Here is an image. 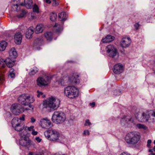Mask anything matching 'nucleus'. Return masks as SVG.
<instances>
[{
  "label": "nucleus",
  "mask_w": 155,
  "mask_h": 155,
  "mask_svg": "<svg viewBox=\"0 0 155 155\" xmlns=\"http://www.w3.org/2000/svg\"><path fill=\"white\" fill-rule=\"evenodd\" d=\"M135 115L136 119L139 122H151L154 120L153 117H155V111L150 110L142 114L139 111H136Z\"/></svg>",
  "instance_id": "nucleus-1"
},
{
  "label": "nucleus",
  "mask_w": 155,
  "mask_h": 155,
  "mask_svg": "<svg viewBox=\"0 0 155 155\" xmlns=\"http://www.w3.org/2000/svg\"><path fill=\"white\" fill-rule=\"evenodd\" d=\"M60 100L54 97H51L44 101L43 103L44 107L48 108L51 110H57L59 107Z\"/></svg>",
  "instance_id": "nucleus-2"
},
{
  "label": "nucleus",
  "mask_w": 155,
  "mask_h": 155,
  "mask_svg": "<svg viewBox=\"0 0 155 155\" xmlns=\"http://www.w3.org/2000/svg\"><path fill=\"white\" fill-rule=\"evenodd\" d=\"M32 0H25L24 3H21L19 0H14L12 4L11 7L14 11L18 12L20 9V6L25 5L28 9L31 8L32 7Z\"/></svg>",
  "instance_id": "nucleus-3"
},
{
  "label": "nucleus",
  "mask_w": 155,
  "mask_h": 155,
  "mask_svg": "<svg viewBox=\"0 0 155 155\" xmlns=\"http://www.w3.org/2000/svg\"><path fill=\"white\" fill-rule=\"evenodd\" d=\"M140 138L139 133L136 131L131 132L126 134L125 140L127 143L133 145L137 143Z\"/></svg>",
  "instance_id": "nucleus-4"
},
{
  "label": "nucleus",
  "mask_w": 155,
  "mask_h": 155,
  "mask_svg": "<svg viewBox=\"0 0 155 155\" xmlns=\"http://www.w3.org/2000/svg\"><path fill=\"white\" fill-rule=\"evenodd\" d=\"M105 50L107 55L112 58L114 60H117L119 57V53L116 47L113 45L107 46Z\"/></svg>",
  "instance_id": "nucleus-5"
},
{
  "label": "nucleus",
  "mask_w": 155,
  "mask_h": 155,
  "mask_svg": "<svg viewBox=\"0 0 155 155\" xmlns=\"http://www.w3.org/2000/svg\"><path fill=\"white\" fill-rule=\"evenodd\" d=\"M66 119L65 113L61 111H55L51 118L52 121L56 124H60L64 122Z\"/></svg>",
  "instance_id": "nucleus-6"
},
{
  "label": "nucleus",
  "mask_w": 155,
  "mask_h": 155,
  "mask_svg": "<svg viewBox=\"0 0 155 155\" xmlns=\"http://www.w3.org/2000/svg\"><path fill=\"white\" fill-rule=\"evenodd\" d=\"M64 95L70 98H74L78 96L79 93L78 89L74 86H68L64 90Z\"/></svg>",
  "instance_id": "nucleus-7"
},
{
  "label": "nucleus",
  "mask_w": 155,
  "mask_h": 155,
  "mask_svg": "<svg viewBox=\"0 0 155 155\" xmlns=\"http://www.w3.org/2000/svg\"><path fill=\"white\" fill-rule=\"evenodd\" d=\"M45 137L50 141H58L60 136L59 133L55 130H48L44 133Z\"/></svg>",
  "instance_id": "nucleus-8"
},
{
  "label": "nucleus",
  "mask_w": 155,
  "mask_h": 155,
  "mask_svg": "<svg viewBox=\"0 0 155 155\" xmlns=\"http://www.w3.org/2000/svg\"><path fill=\"white\" fill-rule=\"evenodd\" d=\"M19 102L24 105H28L35 101L34 97L27 94H22L18 97Z\"/></svg>",
  "instance_id": "nucleus-9"
},
{
  "label": "nucleus",
  "mask_w": 155,
  "mask_h": 155,
  "mask_svg": "<svg viewBox=\"0 0 155 155\" xmlns=\"http://www.w3.org/2000/svg\"><path fill=\"white\" fill-rule=\"evenodd\" d=\"M51 78L46 75L40 77L37 80V84L39 86H46L50 82Z\"/></svg>",
  "instance_id": "nucleus-10"
},
{
  "label": "nucleus",
  "mask_w": 155,
  "mask_h": 155,
  "mask_svg": "<svg viewBox=\"0 0 155 155\" xmlns=\"http://www.w3.org/2000/svg\"><path fill=\"white\" fill-rule=\"evenodd\" d=\"M67 79L68 80L69 83L72 84H77L79 82V80L78 77H75L73 75L72 77H70L68 78H60L58 81L59 84L61 85H64V84L67 83L66 81Z\"/></svg>",
  "instance_id": "nucleus-11"
},
{
  "label": "nucleus",
  "mask_w": 155,
  "mask_h": 155,
  "mask_svg": "<svg viewBox=\"0 0 155 155\" xmlns=\"http://www.w3.org/2000/svg\"><path fill=\"white\" fill-rule=\"evenodd\" d=\"M121 124L124 125L126 124H131V126L136 124L133 119L131 117L124 116L120 120Z\"/></svg>",
  "instance_id": "nucleus-12"
},
{
  "label": "nucleus",
  "mask_w": 155,
  "mask_h": 155,
  "mask_svg": "<svg viewBox=\"0 0 155 155\" xmlns=\"http://www.w3.org/2000/svg\"><path fill=\"white\" fill-rule=\"evenodd\" d=\"M20 135L21 137V139L19 140V144L20 145L24 147H27L31 145V141L29 140L28 137L25 136L23 137L24 134L22 135L21 134Z\"/></svg>",
  "instance_id": "nucleus-13"
},
{
  "label": "nucleus",
  "mask_w": 155,
  "mask_h": 155,
  "mask_svg": "<svg viewBox=\"0 0 155 155\" xmlns=\"http://www.w3.org/2000/svg\"><path fill=\"white\" fill-rule=\"evenodd\" d=\"M39 124L42 127L46 129L49 128L52 126L50 121L47 118L41 119Z\"/></svg>",
  "instance_id": "nucleus-14"
},
{
  "label": "nucleus",
  "mask_w": 155,
  "mask_h": 155,
  "mask_svg": "<svg viewBox=\"0 0 155 155\" xmlns=\"http://www.w3.org/2000/svg\"><path fill=\"white\" fill-rule=\"evenodd\" d=\"M131 43V40L129 37H124L122 38L120 41V45L123 48L128 47Z\"/></svg>",
  "instance_id": "nucleus-15"
},
{
  "label": "nucleus",
  "mask_w": 155,
  "mask_h": 155,
  "mask_svg": "<svg viewBox=\"0 0 155 155\" xmlns=\"http://www.w3.org/2000/svg\"><path fill=\"white\" fill-rule=\"evenodd\" d=\"M21 107L20 104H13L11 107V112L15 115H17L21 112Z\"/></svg>",
  "instance_id": "nucleus-16"
},
{
  "label": "nucleus",
  "mask_w": 155,
  "mask_h": 155,
  "mask_svg": "<svg viewBox=\"0 0 155 155\" xmlns=\"http://www.w3.org/2000/svg\"><path fill=\"white\" fill-rule=\"evenodd\" d=\"M123 65L120 63L115 65L113 69L114 72L116 74H119L122 73L123 71Z\"/></svg>",
  "instance_id": "nucleus-17"
},
{
  "label": "nucleus",
  "mask_w": 155,
  "mask_h": 155,
  "mask_svg": "<svg viewBox=\"0 0 155 155\" xmlns=\"http://www.w3.org/2000/svg\"><path fill=\"white\" fill-rule=\"evenodd\" d=\"M15 41L17 45L20 44L22 39V35L19 32L16 33L15 35Z\"/></svg>",
  "instance_id": "nucleus-18"
},
{
  "label": "nucleus",
  "mask_w": 155,
  "mask_h": 155,
  "mask_svg": "<svg viewBox=\"0 0 155 155\" xmlns=\"http://www.w3.org/2000/svg\"><path fill=\"white\" fill-rule=\"evenodd\" d=\"M35 29L33 27H30L27 29V31L25 33L26 38L30 39Z\"/></svg>",
  "instance_id": "nucleus-19"
},
{
  "label": "nucleus",
  "mask_w": 155,
  "mask_h": 155,
  "mask_svg": "<svg viewBox=\"0 0 155 155\" xmlns=\"http://www.w3.org/2000/svg\"><path fill=\"white\" fill-rule=\"evenodd\" d=\"M114 37L110 35H107L101 40L103 43H108L112 41L114 39Z\"/></svg>",
  "instance_id": "nucleus-20"
},
{
  "label": "nucleus",
  "mask_w": 155,
  "mask_h": 155,
  "mask_svg": "<svg viewBox=\"0 0 155 155\" xmlns=\"http://www.w3.org/2000/svg\"><path fill=\"white\" fill-rule=\"evenodd\" d=\"M9 54L11 58H15L17 56V53L14 48H12L10 50Z\"/></svg>",
  "instance_id": "nucleus-21"
},
{
  "label": "nucleus",
  "mask_w": 155,
  "mask_h": 155,
  "mask_svg": "<svg viewBox=\"0 0 155 155\" xmlns=\"http://www.w3.org/2000/svg\"><path fill=\"white\" fill-rule=\"evenodd\" d=\"M21 123V121H20L18 118L16 117L13 118L12 121V125L13 127Z\"/></svg>",
  "instance_id": "nucleus-22"
},
{
  "label": "nucleus",
  "mask_w": 155,
  "mask_h": 155,
  "mask_svg": "<svg viewBox=\"0 0 155 155\" xmlns=\"http://www.w3.org/2000/svg\"><path fill=\"white\" fill-rule=\"evenodd\" d=\"M54 29L55 30L56 32L59 34L62 30V26L57 23H56L54 27Z\"/></svg>",
  "instance_id": "nucleus-23"
},
{
  "label": "nucleus",
  "mask_w": 155,
  "mask_h": 155,
  "mask_svg": "<svg viewBox=\"0 0 155 155\" xmlns=\"http://www.w3.org/2000/svg\"><path fill=\"white\" fill-rule=\"evenodd\" d=\"M44 30L43 25L41 24L37 25L36 27V30L35 32L38 34L42 32Z\"/></svg>",
  "instance_id": "nucleus-24"
},
{
  "label": "nucleus",
  "mask_w": 155,
  "mask_h": 155,
  "mask_svg": "<svg viewBox=\"0 0 155 155\" xmlns=\"http://www.w3.org/2000/svg\"><path fill=\"white\" fill-rule=\"evenodd\" d=\"M53 34L51 32H47L44 34V36L47 40L51 41L52 38Z\"/></svg>",
  "instance_id": "nucleus-25"
},
{
  "label": "nucleus",
  "mask_w": 155,
  "mask_h": 155,
  "mask_svg": "<svg viewBox=\"0 0 155 155\" xmlns=\"http://www.w3.org/2000/svg\"><path fill=\"white\" fill-rule=\"evenodd\" d=\"M6 65L9 68H11L14 65L15 62L14 61L12 60L10 58H7L5 60Z\"/></svg>",
  "instance_id": "nucleus-26"
},
{
  "label": "nucleus",
  "mask_w": 155,
  "mask_h": 155,
  "mask_svg": "<svg viewBox=\"0 0 155 155\" xmlns=\"http://www.w3.org/2000/svg\"><path fill=\"white\" fill-rule=\"evenodd\" d=\"M66 13L64 12H62L58 14V18L61 21H64L66 20Z\"/></svg>",
  "instance_id": "nucleus-27"
},
{
  "label": "nucleus",
  "mask_w": 155,
  "mask_h": 155,
  "mask_svg": "<svg viewBox=\"0 0 155 155\" xmlns=\"http://www.w3.org/2000/svg\"><path fill=\"white\" fill-rule=\"evenodd\" d=\"M25 125L21 123L20 124L14 127L15 130L17 131H20L24 129Z\"/></svg>",
  "instance_id": "nucleus-28"
},
{
  "label": "nucleus",
  "mask_w": 155,
  "mask_h": 155,
  "mask_svg": "<svg viewBox=\"0 0 155 155\" xmlns=\"http://www.w3.org/2000/svg\"><path fill=\"white\" fill-rule=\"evenodd\" d=\"M7 45V42L5 41H2L0 43V51H3L5 49Z\"/></svg>",
  "instance_id": "nucleus-29"
},
{
  "label": "nucleus",
  "mask_w": 155,
  "mask_h": 155,
  "mask_svg": "<svg viewBox=\"0 0 155 155\" xmlns=\"http://www.w3.org/2000/svg\"><path fill=\"white\" fill-rule=\"evenodd\" d=\"M43 41L42 36H41L38 38L35 41V44L38 45H41Z\"/></svg>",
  "instance_id": "nucleus-30"
},
{
  "label": "nucleus",
  "mask_w": 155,
  "mask_h": 155,
  "mask_svg": "<svg viewBox=\"0 0 155 155\" xmlns=\"http://www.w3.org/2000/svg\"><path fill=\"white\" fill-rule=\"evenodd\" d=\"M38 69L36 67H34L31 69L29 73L30 75H34L38 71Z\"/></svg>",
  "instance_id": "nucleus-31"
},
{
  "label": "nucleus",
  "mask_w": 155,
  "mask_h": 155,
  "mask_svg": "<svg viewBox=\"0 0 155 155\" xmlns=\"http://www.w3.org/2000/svg\"><path fill=\"white\" fill-rule=\"evenodd\" d=\"M50 19L52 21H54L57 18V15L54 12H52L50 14Z\"/></svg>",
  "instance_id": "nucleus-32"
},
{
  "label": "nucleus",
  "mask_w": 155,
  "mask_h": 155,
  "mask_svg": "<svg viewBox=\"0 0 155 155\" xmlns=\"http://www.w3.org/2000/svg\"><path fill=\"white\" fill-rule=\"evenodd\" d=\"M26 11L24 10H22L21 13L18 15H17V17L18 18H21L24 17L26 14Z\"/></svg>",
  "instance_id": "nucleus-33"
},
{
  "label": "nucleus",
  "mask_w": 155,
  "mask_h": 155,
  "mask_svg": "<svg viewBox=\"0 0 155 155\" xmlns=\"http://www.w3.org/2000/svg\"><path fill=\"white\" fill-rule=\"evenodd\" d=\"M6 66L5 60L2 59L0 57V68H4Z\"/></svg>",
  "instance_id": "nucleus-34"
},
{
  "label": "nucleus",
  "mask_w": 155,
  "mask_h": 155,
  "mask_svg": "<svg viewBox=\"0 0 155 155\" xmlns=\"http://www.w3.org/2000/svg\"><path fill=\"white\" fill-rule=\"evenodd\" d=\"M136 127L137 128L140 129H143V130H146L147 127L144 124H136Z\"/></svg>",
  "instance_id": "nucleus-35"
},
{
  "label": "nucleus",
  "mask_w": 155,
  "mask_h": 155,
  "mask_svg": "<svg viewBox=\"0 0 155 155\" xmlns=\"http://www.w3.org/2000/svg\"><path fill=\"white\" fill-rule=\"evenodd\" d=\"M34 126H31L30 127L25 126L24 129L26 132H27L28 131H32L34 129Z\"/></svg>",
  "instance_id": "nucleus-36"
},
{
  "label": "nucleus",
  "mask_w": 155,
  "mask_h": 155,
  "mask_svg": "<svg viewBox=\"0 0 155 155\" xmlns=\"http://www.w3.org/2000/svg\"><path fill=\"white\" fill-rule=\"evenodd\" d=\"M33 10L34 12H35L37 13H39V8L36 4H35L33 6Z\"/></svg>",
  "instance_id": "nucleus-37"
},
{
  "label": "nucleus",
  "mask_w": 155,
  "mask_h": 155,
  "mask_svg": "<svg viewBox=\"0 0 155 155\" xmlns=\"http://www.w3.org/2000/svg\"><path fill=\"white\" fill-rule=\"evenodd\" d=\"M9 75L11 78H14L15 77V74L14 73V69L13 68H11L9 71Z\"/></svg>",
  "instance_id": "nucleus-38"
},
{
  "label": "nucleus",
  "mask_w": 155,
  "mask_h": 155,
  "mask_svg": "<svg viewBox=\"0 0 155 155\" xmlns=\"http://www.w3.org/2000/svg\"><path fill=\"white\" fill-rule=\"evenodd\" d=\"M36 15L33 13H31L30 15L29 18L30 19L32 20L36 18Z\"/></svg>",
  "instance_id": "nucleus-39"
},
{
  "label": "nucleus",
  "mask_w": 155,
  "mask_h": 155,
  "mask_svg": "<svg viewBox=\"0 0 155 155\" xmlns=\"http://www.w3.org/2000/svg\"><path fill=\"white\" fill-rule=\"evenodd\" d=\"M28 107L29 108L27 107H25L24 108V109L25 110H30L32 111H33V107H32V106L31 105H29L28 106Z\"/></svg>",
  "instance_id": "nucleus-40"
},
{
  "label": "nucleus",
  "mask_w": 155,
  "mask_h": 155,
  "mask_svg": "<svg viewBox=\"0 0 155 155\" xmlns=\"http://www.w3.org/2000/svg\"><path fill=\"white\" fill-rule=\"evenodd\" d=\"M37 93L38 94L37 96L38 97H40L43 94V93L42 92H41L38 90L37 91Z\"/></svg>",
  "instance_id": "nucleus-41"
},
{
  "label": "nucleus",
  "mask_w": 155,
  "mask_h": 155,
  "mask_svg": "<svg viewBox=\"0 0 155 155\" xmlns=\"http://www.w3.org/2000/svg\"><path fill=\"white\" fill-rule=\"evenodd\" d=\"M91 124V123L90 122L89 120H85V124L84 125H88L90 126Z\"/></svg>",
  "instance_id": "nucleus-42"
},
{
  "label": "nucleus",
  "mask_w": 155,
  "mask_h": 155,
  "mask_svg": "<svg viewBox=\"0 0 155 155\" xmlns=\"http://www.w3.org/2000/svg\"><path fill=\"white\" fill-rule=\"evenodd\" d=\"M53 2L52 3V5L54 6H56L58 5V3L56 1V0L54 1H53Z\"/></svg>",
  "instance_id": "nucleus-43"
},
{
  "label": "nucleus",
  "mask_w": 155,
  "mask_h": 155,
  "mask_svg": "<svg viewBox=\"0 0 155 155\" xmlns=\"http://www.w3.org/2000/svg\"><path fill=\"white\" fill-rule=\"evenodd\" d=\"M151 143V140H149L147 142V146L148 147H149L150 146V144Z\"/></svg>",
  "instance_id": "nucleus-44"
},
{
  "label": "nucleus",
  "mask_w": 155,
  "mask_h": 155,
  "mask_svg": "<svg viewBox=\"0 0 155 155\" xmlns=\"http://www.w3.org/2000/svg\"><path fill=\"white\" fill-rule=\"evenodd\" d=\"M83 134L85 135H89V132L88 130H85L84 131Z\"/></svg>",
  "instance_id": "nucleus-45"
},
{
  "label": "nucleus",
  "mask_w": 155,
  "mask_h": 155,
  "mask_svg": "<svg viewBox=\"0 0 155 155\" xmlns=\"http://www.w3.org/2000/svg\"><path fill=\"white\" fill-rule=\"evenodd\" d=\"M25 115L24 114H23L22 115L21 117H20L19 119L20 121H24L25 120Z\"/></svg>",
  "instance_id": "nucleus-46"
},
{
  "label": "nucleus",
  "mask_w": 155,
  "mask_h": 155,
  "mask_svg": "<svg viewBox=\"0 0 155 155\" xmlns=\"http://www.w3.org/2000/svg\"><path fill=\"white\" fill-rule=\"evenodd\" d=\"M31 134L33 135H36L38 134V132L35 131L34 129L32 130Z\"/></svg>",
  "instance_id": "nucleus-47"
},
{
  "label": "nucleus",
  "mask_w": 155,
  "mask_h": 155,
  "mask_svg": "<svg viewBox=\"0 0 155 155\" xmlns=\"http://www.w3.org/2000/svg\"><path fill=\"white\" fill-rule=\"evenodd\" d=\"M35 140L38 142H40L41 140V139L39 137H37L35 138Z\"/></svg>",
  "instance_id": "nucleus-48"
},
{
  "label": "nucleus",
  "mask_w": 155,
  "mask_h": 155,
  "mask_svg": "<svg viewBox=\"0 0 155 155\" xmlns=\"http://www.w3.org/2000/svg\"><path fill=\"white\" fill-rule=\"evenodd\" d=\"M120 155H130L129 153H127L123 152L121 153Z\"/></svg>",
  "instance_id": "nucleus-49"
},
{
  "label": "nucleus",
  "mask_w": 155,
  "mask_h": 155,
  "mask_svg": "<svg viewBox=\"0 0 155 155\" xmlns=\"http://www.w3.org/2000/svg\"><path fill=\"white\" fill-rule=\"evenodd\" d=\"M35 119L33 117H32L31 118V123H34L35 122Z\"/></svg>",
  "instance_id": "nucleus-50"
},
{
  "label": "nucleus",
  "mask_w": 155,
  "mask_h": 155,
  "mask_svg": "<svg viewBox=\"0 0 155 155\" xmlns=\"http://www.w3.org/2000/svg\"><path fill=\"white\" fill-rule=\"evenodd\" d=\"M90 105L92 107H94L95 105V103L94 102L91 103H90Z\"/></svg>",
  "instance_id": "nucleus-51"
},
{
  "label": "nucleus",
  "mask_w": 155,
  "mask_h": 155,
  "mask_svg": "<svg viewBox=\"0 0 155 155\" xmlns=\"http://www.w3.org/2000/svg\"><path fill=\"white\" fill-rule=\"evenodd\" d=\"M53 155H67L65 154H61L59 153H57L53 154Z\"/></svg>",
  "instance_id": "nucleus-52"
},
{
  "label": "nucleus",
  "mask_w": 155,
  "mask_h": 155,
  "mask_svg": "<svg viewBox=\"0 0 155 155\" xmlns=\"http://www.w3.org/2000/svg\"><path fill=\"white\" fill-rule=\"evenodd\" d=\"M44 2L48 3L50 4L51 3V1L50 0H44Z\"/></svg>",
  "instance_id": "nucleus-53"
},
{
  "label": "nucleus",
  "mask_w": 155,
  "mask_h": 155,
  "mask_svg": "<svg viewBox=\"0 0 155 155\" xmlns=\"http://www.w3.org/2000/svg\"><path fill=\"white\" fill-rule=\"evenodd\" d=\"M134 26L137 29H138L139 25L138 24H135L134 25Z\"/></svg>",
  "instance_id": "nucleus-54"
},
{
  "label": "nucleus",
  "mask_w": 155,
  "mask_h": 155,
  "mask_svg": "<svg viewBox=\"0 0 155 155\" xmlns=\"http://www.w3.org/2000/svg\"><path fill=\"white\" fill-rule=\"evenodd\" d=\"M10 16L11 18H13V20L15 19V16H13V15H10Z\"/></svg>",
  "instance_id": "nucleus-55"
},
{
  "label": "nucleus",
  "mask_w": 155,
  "mask_h": 155,
  "mask_svg": "<svg viewBox=\"0 0 155 155\" xmlns=\"http://www.w3.org/2000/svg\"><path fill=\"white\" fill-rule=\"evenodd\" d=\"M149 155H155V153H151Z\"/></svg>",
  "instance_id": "nucleus-56"
},
{
  "label": "nucleus",
  "mask_w": 155,
  "mask_h": 155,
  "mask_svg": "<svg viewBox=\"0 0 155 155\" xmlns=\"http://www.w3.org/2000/svg\"><path fill=\"white\" fill-rule=\"evenodd\" d=\"M149 152H152V150H149Z\"/></svg>",
  "instance_id": "nucleus-57"
},
{
  "label": "nucleus",
  "mask_w": 155,
  "mask_h": 155,
  "mask_svg": "<svg viewBox=\"0 0 155 155\" xmlns=\"http://www.w3.org/2000/svg\"><path fill=\"white\" fill-rule=\"evenodd\" d=\"M23 28L25 29H26L27 28L25 26V27L23 26Z\"/></svg>",
  "instance_id": "nucleus-58"
},
{
  "label": "nucleus",
  "mask_w": 155,
  "mask_h": 155,
  "mask_svg": "<svg viewBox=\"0 0 155 155\" xmlns=\"http://www.w3.org/2000/svg\"><path fill=\"white\" fill-rule=\"evenodd\" d=\"M153 150L154 152H155V146L153 147Z\"/></svg>",
  "instance_id": "nucleus-59"
},
{
  "label": "nucleus",
  "mask_w": 155,
  "mask_h": 155,
  "mask_svg": "<svg viewBox=\"0 0 155 155\" xmlns=\"http://www.w3.org/2000/svg\"><path fill=\"white\" fill-rule=\"evenodd\" d=\"M154 143L155 145V140H154Z\"/></svg>",
  "instance_id": "nucleus-60"
}]
</instances>
